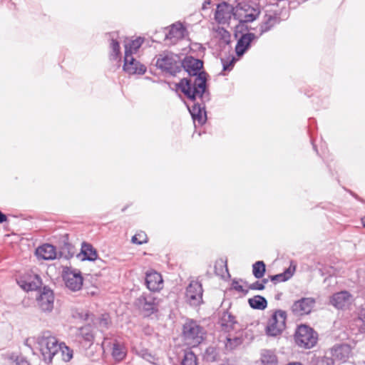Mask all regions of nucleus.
<instances>
[{"mask_svg": "<svg viewBox=\"0 0 365 365\" xmlns=\"http://www.w3.org/2000/svg\"><path fill=\"white\" fill-rule=\"evenodd\" d=\"M203 63L199 59L187 56L181 60V68H183L190 76V78H184L177 84V88L194 101L196 98H202L206 89V73L200 72Z\"/></svg>", "mask_w": 365, "mask_h": 365, "instance_id": "1", "label": "nucleus"}, {"mask_svg": "<svg viewBox=\"0 0 365 365\" xmlns=\"http://www.w3.org/2000/svg\"><path fill=\"white\" fill-rule=\"evenodd\" d=\"M36 348L41 352L43 360L47 363L51 361L53 356L58 354L61 345L58 339L50 332H43L36 338Z\"/></svg>", "mask_w": 365, "mask_h": 365, "instance_id": "2", "label": "nucleus"}, {"mask_svg": "<svg viewBox=\"0 0 365 365\" xmlns=\"http://www.w3.org/2000/svg\"><path fill=\"white\" fill-rule=\"evenodd\" d=\"M155 66L163 71L175 75L181 71V58L172 52L164 51L156 56Z\"/></svg>", "mask_w": 365, "mask_h": 365, "instance_id": "3", "label": "nucleus"}, {"mask_svg": "<svg viewBox=\"0 0 365 365\" xmlns=\"http://www.w3.org/2000/svg\"><path fill=\"white\" fill-rule=\"evenodd\" d=\"M259 14V7L247 1L238 3L234 10V18L240 23L252 22L258 17Z\"/></svg>", "mask_w": 365, "mask_h": 365, "instance_id": "4", "label": "nucleus"}, {"mask_svg": "<svg viewBox=\"0 0 365 365\" xmlns=\"http://www.w3.org/2000/svg\"><path fill=\"white\" fill-rule=\"evenodd\" d=\"M287 314L282 310H276L268 319L265 328L266 334L269 336L280 335L286 327Z\"/></svg>", "mask_w": 365, "mask_h": 365, "instance_id": "5", "label": "nucleus"}, {"mask_svg": "<svg viewBox=\"0 0 365 365\" xmlns=\"http://www.w3.org/2000/svg\"><path fill=\"white\" fill-rule=\"evenodd\" d=\"M182 334L185 342L191 346L200 344L203 339L202 328L193 320H189L185 323Z\"/></svg>", "mask_w": 365, "mask_h": 365, "instance_id": "6", "label": "nucleus"}, {"mask_svg": "<svg viewBox=\"0 0 365 365\" xmlns=\"http://www.w3.org/2000/svg\"><path fill=\"white\" fill-rule=\"evenodd\" d=\"M317 334L307 325H300L295 332L297 344L305 349L313 347L317 341Z\"/></svg>", "mask_w": 365, "mask_h": 365, "instance_id": "7", "label": "nucleus"}, {"mask_svg": "<svg viewBox=\"0 0 365 365\" xmlns=\"http://www.w3.org/2000/svg\"><path fill=\"white\" fill-rule=\"evenodd\" d=\"M62 277L66 288L69 290L77 292L81 289L83 284V277L80 270L64 267Z\"/></svg>", "mask_w": 365, "mask_h": 365, "instance_id": "8", "label": "nucleus"}, {"mask_svg": "<svg viewBox=\"0 0 365 365\" xmlns=\"http://www.w3.org/2000/svg\"><path fill=\"white\" fill-rule=\"evenodd\" d=\"M160 300L152 294H143L135 300L136 307L146 316L158 311Z\"/></svg>", "mask_w": 365, "mask_h": 365, "instance_id": "9", "label": "nucleus"}, {"mask_svg": "<svg viewBox=\"0 0 365 365\" xmlns=\"http://www.w3.org/2000/svg\"><path fill=\"white\" fill-rule=\"evenodd\" d=\"M202 288L200 282L192 281L186 289V301L192 306H197L202 301Z\"/></svg>", "mask_w": 365, "mask_h": 365, "instance_id": "10", "label": "nucleus"}, {"mask_svg": "<svg viewBox=\"0 0 365 365\" xmlns=\"http://www.w3.org/2000/svg\"><path fill=\"white\" fill-rule=\"evenodd\" d=\"M354 301V297L347 291L336 292L330 298L331 304L339 309H349Z\"/></svg>", "mask_w": 365, "mask_h": 365, "instance_id": "11", "label": "nucleus"}, {"mask_svg": "<svg viewBox=\"0 0 365 365\" xmlns=\"http://www.w3.org/2000/svg\"><path fill=\"white\" fill-rule=\"evenodd\" d=\"M123 71L130 75L144 74L146 71V67L137 61L133 55L125 54Z\"/></svg>", "mask_w": 365, "mask_h": 365, "instance_id": "12", "label": "nucleus"}, {"mask_svg": "<svg viewBox=\"0 0 365 365\" xmlns=\"http://www.w3.org/2000/svg\"><path fill=\"white\" fill-rule=\"evenodd\" d=\"M315 304V299L312 297L302 298L292 306V312L297 316L309 314Z\"/></svg>", "mask_w": 365, "mask_h": 365, "instance_id": "13", "label": "nucleus"}, {"mask_svg": "<svg viewBox=\"0 0 365 365\" xmlns=\"http://www.w3.org/2000/svg\"><path fill=\"white\" fill-rule=\"evenodd\" d=\"M234 10L235 7L226 2L219 4L215 11V19L219 24H226L232 16L234 17Z\"/></svg>", "mask_w": 365, "mask_h": 365, "instance_id": "14", "label": "nucleus"}, {"mask_svg": "<svg viewBox=\"0 0 365 365\" xmlns=\"http://www.w3.org/2000/svg\"><path fill=\"white\" fill-rule=\"evenodd\" d=\"M39 308L45 312H51L53 309L54 295L53 291L43 288L39 297L37 298Z\"/></svg>", "mask_w": 365, "mask_h": 365, "instance_id": "15", "label": "nucleus"}, {"mask_svg": "<svg viewBox=\"0 0 365 365\" xmlns=\"http://www.w3.org/2000/svg\"><path fill=\"white\" fill-rule=\"evenodd\" d=\"M331 354L334 360L345 362L351 356V347L349 344H336L331 349Z\"/></svg>", "mask_w": 365, "mask_h": 365, "instance_id": "16", "label": "nucleus"}, {"mask_svg": "<svg viewBox=\"0 0 365 365\" xmlns=\"http://www.w3.org/2000/svg\"><path fill=\"white\" fill-rule=\"evenodd\" d=\"M145 284L148 289L150 291L158 292L163 288V280L160 274L150 270L146 272Z\"/></svg>", "mask_w": 365, "mask_h": 365, "instance_id": "17", "label": "nucleus"}, {"mask_svg": "<svg viewBox=\"0 0 365 365\" xmlns=\"http://www.w3.org/2000/svg\"><path fill=\"white\" fill-rule=\"evenodd\" d=\"M19 286L25 291L37 289L41 285V280L37 274H30L18 281Z\"/></svg>", "mask_w": 365, "mask_h": 365, "instance_id": "18", "label": "nucleus"}, {"mask_svg": "<svg viewBox=\"0 0 365 365\" xmlns=\"http://www.w3.org/2000/svg\"><path fill=\"white\" fill-rule=\"evenodd\" d=\"M186 32L185 28L180 22L173 24L166 34V38L170 40L172 43H175L178 40L185 36Z\"/></svg>", "mask_w": 365, "mask_h": 365, "instance_id": "19", "label": "nucleus"}, {"mask_svg": "<svg viewBox=\"0 0 365 365\" xmlns=\"http://www.w3.org/2000/svg\"><path fill=\"white\" fill-rule=\"evenodd\" d=\"M255 38V35L252 33L243 34L238 40L235 46V51L237 56H242L249 48L252 41Z\"/></svg>", "mask_w": 365, "mask_h": 365, "instance_id": "20", "label": "nucleus"}, {"mask_svg": "<svg viewBox=\"0 0 365 365\" xmlns=\"http://www.w3.org/2000/svg\"><path fill=\"white\" fill-rule=\"evenodd\" d=\"M36 255L39 259L51 260L56 257L57 252L54 246L44 244L36 249Z\"/></svg>", "mask_w": 365, "mask_h": 365, "instance_id": "21", "label": "nucleus"}, {"mask_svg": "<svg viewBox=\"0 0 365 365\" xmlns=\"http://www.w3.org/2000/svg\"><path fill=\"white\" fill-rule=\"evenodd\" d=\"M189 111L194 121H197L199 124L202 125L206 121V112L203 107L200 104H194L192 108L188 107Z\"/></svg>", "mask_w": 365, "mask_h": 365, "instance_id": "22", "label": "nucleus"}, {"mask_svg": "<svg viewBox=\"0 0 365 365\" xmlns=\"http://www.w3.org/2000/svg\"><path fill=\"white\" fill-rule=\"evenodd\" d=\"M81 255H83V260L94 261L98 257L97 252L93 246L86 242L82 243Z\"/></svg>", "mask_w": 365, "mask_h": 365, "instance_id": "23", "label": "nucleus"}, {"mask_svg": "<svg viewBox=\"0 0 365 365\" xmlns=\"http://www.w3.org/2000/svg\"><path fill=\"white\" fill-rule=\"evenodd\" d=\"M278 18L274 14H266L260 25L262 33L269 31L272 26L278 23Z\"/></svg>", "mask_w": 365, "mask_h": 365, "instance_id": "24", "label": "nucleus"}, {"mask_svg": "<svg viewBox=\"0 0 365 365\" xmlns=\"http://www.w3.org/2000/svg\"><path fill=\"white\" fill-rule=\"evenodd\" d=\"M143 39L138 38L135 40L130 41L129 43L125 44V54L133 55L136 53L141 46Z\"/></svg>", "mask_w": 365, "mask_h": 365, "instance_id": "25", "label": "nucleus"}, {"mask_svg": "<svg viewBox=\"0 0 365 365\" xmlns=\"http://www.w3.org/2000/svg\"><path fill=\"white\" fill-rule=\"evenodd\" d=\"M248 302L252 308L259 310L264 309L267 306L266 299L259 295H257L249 299Z\"/></svg>", "mask_w": 365, "mask_h": 365, "instance_id": "26", "label": "nucleus"}, {"mask_svg": "<svg viewBox=\"0 0 365 365\" xmlns=\"http://www.w3.org/2000/svg\"><path fill=\"white\" fill-rule=\"evenodd\" d=\"M261 361L264 365H276L277 359L271 350H263L261 354Z\"/></svg>", "mask_w": 365, "mask_h": 365, "instance_id": "27", "label": "nucleus"}, {"mask_svg": "<svg viewBox=\"0 0 365 365\" xmlns=\"http://www.w3.org/2000/svg\"><path fill=\"white\" fill-rule=\"evenodd\" d=\"M59 345H61V348L58 353L61 354L62 359L64 361H69L73 358V350L63 342H59Z\"/></svg>", "mask_w": 365, "mask_h": 365, "instance_id": "28", "label": "nucleus"}, {"mask_svg": "<svg viewBox=\"0 0 365 365\" xmlns=\"http://www.w3.org/2000/svg\"><path fill=\"white\" fill-rule=\"evenodd\" d=\"M213 34L215 37L222 40L224 42L228 43L230 41V35L229 32L219 26L214 28Z\"/></svg>", "mask_w": 365, "mask_h": 365, "instance_id": "29", "label": "nucleus"}, {"mask_svg": "<svg viewBox=\"0 0 365 365\" xmlns=\"http://www.w3.org/2000/svg\"><path fill=\"white\" fill-rule=\"evenodd\" d=\"M264 272L265 264L262 261H257L252 265V273L256 278H262Z\"/></svg>", "mask_w": 365, "mask_h": 365, "instance_id": "30", "label": "nucleus"}, {"mask_svg": "<svg viewBox=\"0 0 365 365\" xmlns=\"http://www.w3.org/2000/svg\"><path fill=\"white\" fill-rule=\"evenodd\" d=\"M112 355L117 361H121L125 356V349L122 345L115 343L113 346Z\"/></svg>", "mask_w": 365, "mask_h": 365, "instance_id": "31", "label": "nucleus"}, {"mask_svg": "<svg viewBox=\"0 0 365 365\" xmlns=\"http://www.w3.org/2000/svg\"><path fill=\"white\" fill-rule=\"evenodd\" d=\"M292 274H293V272L289 268L282 273H280V274H276L274 276H271L270 279L272 282H285V281L288 280L289 279H290L292 277Z\"/></svg>", "mask_w": 365, "mask_h": 365, "instance_id": "32", "label": "nucleus"}, {"mask_svg": "<svg viewBox=\"0 0 365 365\" xmlns=\"http://www.w3.org/2000/svg\"><path fill=\"white\" fill-rule=\"evenodd\" d=\"M79 335L86 341L92 342L93 334L90 326H85L79 329Z\"/></svg>", "mask_w": 365, "mask_h": 365, "instance_id": "33", "label": "nucleus"}, {"mask_svg": "<svg viewBox=\"0 0 365 365\" xmlns=\"http://www.w3.org/2000/svg\"><path fill=\"white\" fill-rule=\"evenodd\" d=\"M222 325L227 329H233L235 324V317L229 313H225L222 317Z\"/></svg>", "mask_w": 365, "mask_h": 365, "instance_id": "34", "label": "nucleus"}, {"mask_svg": "<svg viewBox=\"0 0 365 365\" xmlns=\"http://www.w3.org/2000/svg\"><path fill=\"white\" fill-rule=\"evenodd\" d=\"M98 324L100 329H106L110 324V318L108 314H103L98 319Z\"/></svg>", "mask_w": 365, "mask_h": 365, "instance_id": "35", "label": "nucleus"}, {"mask_svg": "<svg viewBox=\"0 0 365 365\" xmlns=\"http://www.w3.org/2000/svg\"><path fill=\"white\" fill-rule=\"evenodd\" d=\"M182 365H197L196 356L191 351L185 353Z\"/></svg>", "mask_w": 365, "mask_h": 365, "instance_id": "36", "label": "nucleus"}, {"mask_svg": "<svg viewBox=\"0 0 365 365\" xmlns=\"http://www.w3.org/2000/svg\"><path fill=\"white\" fill-rule=\"evenodd\" d=\"M110 48H111V53L110 56L113 59H116L119 57L120 55V46L118 41L114 40L112 38L111 43H110Z\"/></svg>", "mask_w": 365, "mask_h": 365, "instance_id": "37", "label": "nucleus"}, {"mask_svg": "<svg viewBox=\"0 0 365 365\" xmlns=\"http://www.w3.org/2000/svg\"><path fill=\"white\" fill-rule=\"evenodd\" d=\"M132 242L137 245H142L147 242V235L145 232H140L132 237Z\"/></svg>", "mask_w": 365, "mask_h": 365, "instance_id": "38", "label": "nucleus"}, {"mask_svg": "<svg viewBox=\"0 0 365 365\" xmlns=\"http://www.w3.org/2000/svg\"><path fill=\"white\" fill-rule=\"evenodd\" d=\"M356 324L359 327V331L361 333H365V311L362 310L361 313L359 314V317L356 320Z\"/></svg>", "mask_w": 365, "mask_h": 365, "instance_id": "39", "label": "nucleus"}, {"mask_svg": "<svg viewBox=\"0 0 365 365\" xmlns=\"http://www.w3.org/2000/svg\"><path fill=\"white\" fill-rule=\"evenodd\" d=\"M205 356L207 360L214 361L215 359V349L213 347H209L206 349Z\"/></svg>", "mask_w": 365, "mask_h": 365, "instance_id": "40", "label": "nucleus"}, {"mask_svg": "<svg viewBox=\"0 0 365 365\" xmlns=\"http://www.w3.org/2000/svg\"><path fill=\"white\" fill-rule=\"evenodd\" d=\"M139 355L144 359H145L148 361L153 362L155 360L154 356L149 352H148L146 350H142Z\"/></svg>", "mask_w": 365, "mask_h": 365, "instance_id": "41", "label": "nucleus"}, {"mask_svg": "<svg viewBox=\"0 0 365 365\" xmlns=\"http://www.w3.org/2000/svg\"><path fill=\"white\" fill-rule=\"evenodd\" d=\"M248 288L252 290H262L264 289V283L261 282H255L248 285Z\"/></svg>", "mask_w": 365, "mask_h": 365, "instance_id": "42", "label": "nucleus"}, {"mask_svg": "<svg viewBox=\"0 0 365 365\" xmlns=\"http://www.w3.org/2000/svg\"><path fill=\"white\" fill-rule=\"evenodd\" d=\"M239 341V339L235 338L234 339H227V341L225 344V346L227 349H233V345L232 344L235 343V344H237Z\"/></svg>", "mask_w": 365, "mask_h": 365, "instance_id": "43", "label": "nucleus"}, {"mask_svg": "<svg viewBox=\"0 0 365 365\" xmlns=\"http://www.w3.org/2000/svg\"><path fill=\"white\" fill-rule=\"evenodd\" d=\"M232 288L238 292H245L242 285H241L239 282L233 281L232 284Z\"/></svg>", "mask_w": 365, "mask_h": 365, "instance_id": "44", "label": "nucleus"}, {"mask_svg": "<svg viewBox=\"0 0 365 365\" xmlns=\"http://www.w3.org/2000/svg\"><path fill=\"white\" fill-rule=\"evenodd\" d=\"M234 63H235L234 58H232L228 64L223 62V70L224 71H230L232 67L233 66Z\"/></svg>", "mask_w": 365, "mask_h": 365, "instance_id": "45", "label": "nucleus"}, {"mask_svg": "<svg viewBox=\"0 0 365 365\" xmlns=\"http://www.w3.org/2000/svg\"><path fill=\"white\" fill-rule=\"evenodd\" d=\"M16 365H30L29 361L23 358H19L16 360Z\"/></svg>", "mask_w": 365, "mask_h": 365, "instance_id": "46", "label": "nucleus"}, {"mask_svg": "<svg viewBox=\"0 0 365 365\" xmlns=\"http://www.w3.org/2000/svg\"><path fill=\"white\" fill-rule=\"evenodd\" d=\"M6 220V217L0 211V223H3Z\"/></svg>", "mask_w": 365, "mask_h": 365, "instance_id": "47", "label": "nucleus"}, {"mask_svg": "<svg viewBox=\"0 0 365 365\" xmlns=\"http://www.w3.org/2000/svg\"><path fill=\"white\" fill-rule=\"evenodd\" d=\"M363 226L365 227V217L361 219Z\"/></svg>", "mask_w": 365, "mask_h": 365, "instance_id": "48", "label": "nucleus"}, {"mask_svg": "<svg viewBox=\"0 0 365 365\" xmlns=\"http://www.w3.org/2000/svg\"><path fill=\"white\" fill-rule=\"evenodd\" d=\"M268 282L267 279H264L261 282L264 283V285Z\"/></svg>", "mask_w": 365, "mask_h": 365, "instance_id": "49", "label": "nucleus"}]
</instances>
